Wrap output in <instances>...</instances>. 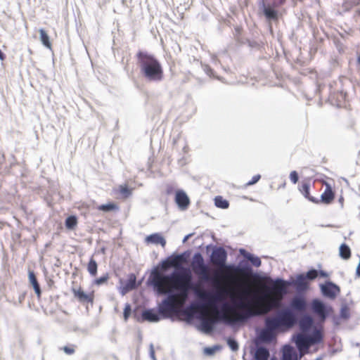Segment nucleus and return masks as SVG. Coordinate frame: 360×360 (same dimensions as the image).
<instances>
[{"label":"nucleus","mask_w":360,"mask_h":360,"mask_svg":"<svg viewBox=\"0 0 360 360\" xmlns=\"http://www.w3.org/2000/svg\"><path fill=\"white\" fill-rule=\"evenodd\" d=\"M257 307L254 308L249 304L240 300L236 303V306L239 309H246V310L238 314L236 319L229 318L225 314L222 315L219 320L201 317L195 327L199 331L210 334L216 330L219 323H224L231 326L238 323H247L254 318L259 317L262 314L268 313L271 309V307L266 303L257 302Z\"/></svg>","instance_id":"f257e3e1"},{"label":"nucleus","mask_w":360,"mask_h":360,"mask_svg":"<svg viewBox=\"0 0 360 360\" xmlns=\"http://www.w3.org/2000/svg\"><path fill=\"white\" fill-rule=\"evenodd\" d=\"M136 58L140 74L147 82H160L163 79L162 65L154 55L140 50L136 53Z\"/></svg>","instance_id":"f03ea898"},{"label":"nucleus","mask_w":360,"mask_h":360,"mask_svg":"<svg viewBox=\"0 0 360 360\" xmlns=\"http://www.w3.org/2000/svg\"><path fill=\"white\" fill-rule=\"evenodd\" d=\"M169 276L162 274L156 266H154L147 278L146 285L153 288V292L158 296L164 295L162 299L163 304H168L173 307L176 300V294L167 289L165 284Z\"/></svg>","instance_id":"7ed1b4c3"},{"label":"nucleus","mask_w":360,"mask_h":360,"mask_svg":"<svg viewBox=\"0 0 360 360\" xmlns=\"http://www.w3.org/2000/svg\"><path fill=\"white\" fill-rule=\"evenodd\" d=\"M286 1L257 0V15L264 18L271 31L272 30V23L278 22L285 12L282 7Z\"/></svg>","instance_id":"20e7f679"},{"label":"nucleus","mask_w":360,"mask_h":360,"mask_svg":"<svg viewBox=\"0 0 360 360\" xmlns=\"http://www.w3.org/2000/svg\"><path fill=\"white\" fill-rule=\"evenodd\" d=\"M192 268L195 274L199 277L200 281L214 285H221V279L219 273L214 272L212 275L208 274V265L200 252H195L193 254Z\"/></svg>","instance_id":"39448f33"},{"label":"nucleus","mask_w":360,"mask_h":360,"mask_svg":"<svg viewBox=\"0 0 360 360\" xmlns=\"http://www.w3.org/2000/svg\"><path fill=\"white\" fill-rule=\"evenodd\" d=\"M273 289L280 293H286L288 286L293 285L297 292H307L309 288V283L304 273L297 274L295 277L290 276L285 280L281 277H276L273 280Z\"/></svg>","instance_id":"423d86ee"},{"label":"nucleus","mask_w":360,"mask_h":360,"mask_svg":"<svg viewBox=\"0 0 360 360\" xmlns=\"http://www.w3.org/2000/svg\"><path fill=\"white\" fill-rule=\"evenodd\" d=\"M297 322V314L288 307L277 311L275 316L268 318L265 321L266 326L278 329L281 328H292Z\"/></svg>","instance_id":"0eeeda50"},{"label":"nucleus","mask_w":360,"mask_h":360,"mask_svg":"<svg viewBox=\"0 0 360 360\" xmlns=\"http://www.w3.org/2000/svg\"><path fill=\"white\" fill-rule=\"evenodd\" d=\"M205 250L210 262L215 265L220 266L228 260V252L221 245L209 244L206 245Z\"/></svg>","instance_id":"6e6552de"},{"label":"nucleus","mask_w":360,"mask_h":360,"mask_svg":"<svg viewBox=\"0 0 360 360\" xmlns=\"http://www.w3.org/2000/svg\"><path fill=\"white\" fill-rule=\"evenodd\" d=\"M311 310L322 319L326 320L333 313V308L320 298H314L311 301Z\"/></svg>","instance_id":"1a4fd4ad"},{"label":"nucleus","mask_w":360,"mask_h":360,"mask_svg":"<svg viewBox=\"0 0 360 360\" xmlns=\"http://www.w3.org/2000/svg\"><path fill=\"white\" fill-rule=\"evenodd\" d=\"M319 288L323 297L329 300H335L340 292V288L330 280H327L319 284Z\"/></svg>","instance_id":"9d476101"},{"label":"nucleus","mask_w":360,"mask_h":360,"mask_svg":"<svg viewBox=\"0 0 360 360\" xmlns=\"http://www.w3.org/2000/svg\"><path fill=\"white\" fill-rule=\"evenodd\" d=\"M119 284L117 289L120 293L124 296L136 288V276L134 273H131L128 274L126 280L120 278Z\"/></svg>","instance_id":"9b49d317"},{"label":"nucleus","mask_w":360,"mask_h":360,"mask_svg":"<svg viewBox=\"0 0 360 360\" xmlns=\"http://www.w3.org/2000/svg\"><path fill=\"white\" fill-rule=\"evenodd\" d=\"M72 292L74 295V297L80 303L85 304H91V305L94 303V292L86 293L84 291V290L79 287L78 288H72Z\"/></svg>","instance_id":"f8f14e48"},{"label":"nucleus","mask_w":360,"mask_h":360,"mask_svg":"<svg viewBox=\"0 0 360 360\" xmlns=\"http://www.w3.org/2000/svg\"><path fill=\"white\" fill-rule=\"evenodd\" d=\"M174 202L180 210H186L191 203L190 198L186 193L182 190L179 189L175 192Z\"/></svg>","instance_id":"ddd939ff"},{"label":"nucleus","mask_w":360,"mask_h":360,"mask_svg":"<svg viewBox=\"0 0 360 360\" xmlns=\"http://www.w3.org/2000/svg\"><path fill=\"white\" fill-rule=\"evenodd\" d=\"M164 314H160L155 309L149 308L144 309L141 313V319L143 321H147L150 323H157L160 320L167 318Z\"/></svg>","instance_id":"4468645a"},{"label":"nucleus","mask_w":360,"mask_h":360,"mask_svg":"<svg viewBox=\"0 0 360 360\" xmlns=\"http://www.w3.org/2000/svg\"><path fill=\"white\" fill-rule=\"evenodd\" d=\"M291 341L295 343L300 352L307 350L310 347L308 336H304L300 333H294L291 337Z\"/></svg>","instance_id":"2eb2a0df"},{"label":"nucleus","mask_w":360,"mask_h":360,"mask_svg":"<svg viewBox=\"0 0 360 360\" xmlns=\"http://www.w3.org/2000/svg\"><path fill=\"white\" fill-rule=\"evenodd\" d=\"M301 357V353L295 351L290 345L283 347L281 360H300Z\"/></svg>","instance_id":"dca6fc26"},{"label":"nucleus","mask_w":360,"mask_h":360,"mask_svg":"<svg viewBox=\"0 0 360 360\" xmlns=\"http://www.w3.org/2000/svg\"><path fill=\"white\" fill-rule=\"evenodd\" d=\"M307 307V302L303 296L295 297L289 303L288 307L290 310L295 311H304Z\"/></svg>","instance_id":"f3484780"},{"label":"nucleus","mask_w":360,"mask_h":360,"mask_svg":"<svg viewBox=\"0 0 360 360\" xmlns=\"http://www.w3.org/2000/svg\"><path fill=\"white\" fill-rule=\"evenodd\" d=\"M174 278L176 287L180 290L179 295L186 297L191 288L188 283L184 281L185 277L183 275L178 274L175 276Z\"/></svg>","instance_id":"a211bd4d"},{"label":"nucleus","mask_w":360,"mask_h":360,"mask_svg":"<svg viewBox=\"0 0 360 360\" xmlns=\"http://www.w3.org/2000/svg\"><path fill=\"white\" fill-rule=\"evenodd\" d=\"M299 326L303 332L309 333L314 328V319L309 314H304L299 321Z\"/></svg>","instance_id":"6ab92c4d"},{"label":"nucleus","mask_w":360,"mask_h":360,"mask_svg":"<svg viewBox=\"0 0 360 360\" xmlns=\"http://www.w3.org/2000/svg\"><path fill=\"white\" fill-rule=\"evenodd\" d=\"M335 193L333 191L331 186L327 183L326 184V189L324 192L321 195V199L319 200V202L330 205L334 200Z\"/></svg>","instance_id":"aec40b11"},{"label":"nucleus","mask_w":360,"mask_h":360,"mask_svg":"<svg viewBox=\"0 0 360 360\" xmlns=\"http://www.w3.org/2000/svg\"><path fill=\"white\" fill-rule=\"evenodd\" d=\"M299 191L309 201L315 204L319 203L318 198L310 195V184L309 182H302L299 187Z\"/></svg>","instance_id":"412c9836"},{"label":"nucleus","mask_w":360,"mask_h":360,"mask_svg":"<svg viewBox=\"0 0 360 360\" xmlns=\"http://www.w3.org/2000/svg\"><path fill=\"white\" fill-rule=\"evenodd\" d=\"M146 242L148 243L160 245L162 248L166 245L165 238L159 233H152L146 238Z\"/></svg>","instance_id":"4be33fe9"},{"label":"nucleus","mask_w":360,"mask_h":360,"mask_svg":"<svg viewBox=\"0 0 360 360\" xmlns=\"http://www.w3.org/2000/svg\"><path fill=\"white\" fill-rule=\"evenodd\" d=\"M275 329L271 328L266 326V328L262 330L259 333V338L264 342H271L274 338V330Z\"/></svg>","instance_id":"5701e85b"},{"label":"nucleus","mask_w":360,"mask_h":360,"mask_svg":"<svg viewBox=\"0 0 360 360\" xmlns=\"http://www.w3.org/2000/svg\"><path fill=\"white\" fill-rule=\"evenodd\" d=\"M269 349L264 346L258 347L254 353L255 360H269Z\"/></svg>","instance_id":"b1692460"},{"label":"nucleus","mask_w":360,"mask_h":360,"mask_svg":"<svg viewBox=\"0 0 360 360\" xmlns=\"http://www.w3.org/2000/svg\"><path fill=\"white\" fill-rule=\"evenodd\" d=\"M310 345H319L323 342V335L318 329L312 330L308 336Z\"/></svg>","instance_id":"393cba45"},{"label":"nucleus","mask_w":360,"mask_h":360,"mask_svg":"<svg viewBox=\"0 0 360 360\" xmlns=\"http://www.w3.org/2000/svg\"><path fill=\"white\" fill-rule=\"evenodd\" d=\"M29 281L32 285L38 298L41 297V289L37 278L32 271H29Z\"/></svg>","instance_id":"a878e982"},{"label":"nucleus","mask_w":360,"mask_h":360,"mask_svg":"<svg viewBox=\"0 0 360 360\" xmlns=\"http://www.w3.org/2000/svg\"><path fill=\"white\" fill-rule=\"evenodd\" d=\"M339 256L345 260L351 257V249L345 243H342L339 247Z\"/></svg>","instance_id":"bb28decb"},{"label":"nucleus","mask_w":360,"mask_h":360,"mask_svg":"<svg viewBox=\"0 0 360 360\" xmlns=\"http://www.w3.org/2000/svg\"><path fill=\"white\" fill-rule=\"evenodd\" d=\"M87 271L91 276H95L97 274L98 264L92 256L87 264Z\"/></svg>","instance_id":"cd10ccee"},{"label":"nucleus","mask_w":360,"mask_h":360,"mask_svg":"<svg viewBox=\"0 0 360 360\" xmlns=\"http://www.w3.org/2000/svg\"><path fill=\"white\" fill-rule=\"evenodd\" d=\"M214 205L221 209H227L229 207V202L221 195H217L214 199Z\"/></svg>","instance_id":"c85d7f7f"},{"label":"nucleus","mask_w":360,"mask_h":360,"mask_svg":"<svg viewBox=\"0 0 360 360\" xmlns=\"http://www.w3.org/2000/svg\"><path fill=\"white\" fill-rule=\"evenodd\" d=\"M77 225V217L75 215L68 216L65 221V226L68 230H73Z\"/></svg>","instance_id":"c756f323"},{"label":"nucleus","mask_w":360,"mask_h":360,"mask_svg":"<svg viewBox=\"0 0 360 360\" xmlns=\"http://www.w3.org/2000/svg\"><path fill=\"white\" fill-rule=\"evenodd\" d=\"M98 210L104 212H110L115 210H117L119 209L118 206L116 203L110 202L106 204H102L98 206Z\"/></svg>","instance_id":"7c9ffc66"},{"label":"nucleus","mask_w":360,"mask_h":360,"mask_svg":"<svg viewBox=\"0 0 360 360\" xmlns=\"http://www.w3.org/2000/svg\"><path fill=\"white\" fill-rule=\"evenodd\" d=\"M339 316L342 318V321H347L350 319V309L347 304H342L340 309Z\"/></svg>","instance_id":"2f4dec72"},{"label":"nucleus","mask_w":360,"mask_h":360,"mask_svg":"<svg viewBox=\"0 0 360 360\" xmlns=\"http://www.w3.org/2000/svg\"><path fill=\"white\" fill-rule=\"evenodd\" d=\"M221 349L222 346L221 345L217 344L211 347H205L203 349V353L206 356H210L215 354L218 351H220Z\"/></svg>","instance_id":"473e14b6"},{"label":"nucleus","mask_w":360,"mask_h":360,"mask_svg":"<svg viewBox=\"0 0 360 360\" xmlns=\"http://www.w3.org/2000/svg\"><path fill=\"white\" fill-rule=\"evenodd\" d=\"M245 257L255 267H259L262 264L261 259L257 255L248 252L245 255Z\"/></svg>","instance_id":"72a5a7b5"},{"label":"nucleus","mask_w":360,"mask_h":360,"mask_svg":"<svg viewBox=\"0 0 360 360\" xmlns=\"http://www.w3.org/2000/svg\"><path fill=\"white\" fill-rule=\"evenodd\" d=\"M119 191L123 198H128L132 194V188L127 184L120 185Z\"/></svg>","instance_id":"f704fd0d"},{"label":"nucleus","mask_w":360,"mask_h":360,"mask_svg":"<svg viewBox=\"0 0 360 360\" xmlns=\"http://www.w3.org/2000/svg\"><path fill=\"white\" fill-rule=\"evenodd\" d=\"M226 344L232 352H237L239 349V345L236 338L228 337L226 338Z\"/></svg>","instance_id":"c9c22d12"},{"label":"nucleus","mask_w":360,"mask_h":360,"mask_svg":"<svg viewBox=\"0 0 360 360\" xmlns=\"http://www.w3.org/2000/svg\"><path fill=\"white\" fill-rule=\"evenodd\" d=\"M318 271L319 270L311 267L307 272L304 273V276L310 282L319 277Z\"/></svg>","instance_id":"e433bc0d"},{"label":"nucleus","mask_w":360,"mask_h":360,"mask_svg":"<svg viewBox=\"0 0 360 360\" xmlns=\"http://www.w3.org/2000/svg\"><path fill=\"white\" fill-rule=\"evenodd\" d=\"M250 269V264L244 259L240 260L236 264V271H245Z\"/></svg>","instance_id":"4c0bfd02"},{"label":"nucleus","mask_w":360,"mask_h":360,"mask_svg":"<svg viewBox=\"0 0 360 360\" xmlns=\"http://www.w3.org/2000/svg\"><path fill=\"white\" fill-rule=\"evenodd\" d=\"M109 278V276L108 273H105L101 276L100 277L96 278L94 281V283L96 285H101L107 283Z\"/></svg>","instance_id":"58836bf2"},{"label":"nucleus","mask_w":360,"mask_h":360,"mask_svg":"<svg viewBox=\"0 0 360 360\" xmlns=\"http://www.w3.org/2000/svg\"><path fill=\"white\" fill-rule=\"evenodd\" d=\"M67 355H72L75 352V345H68L60 348Z\"/></svg>","instance_id":"ea45409f"},{"label":"nucleus","mask_w":360,"mask_h":360,"mask_svg":"<svg viewBox=\"0 0 360 360\" xmlns=\"http://www.w3.org/2000/svg\"><path fill=\"white\" fill-rule=\"evenodd\" d=\"M131 314V307L130 304L127 303L124 306L123 311V318L125 321H127Z\"/></svg>","instance_id":"a19ab883"},{"label":"nucleus","mask_w":360,"mask_h":360,"mask_svg":"<svg viewBox=\"0 0 360 360\" xmlns=\"http://www.w3.org/2000/svg\"><path fill=\"white\" fill-rule=\"evenodd\" d=\"M172 307L168 305V304H162V300L158 304V307H157V311L161 314H163L164 312L165 311H167L170 309Z\"/></svg>","instance_id":"79ce46f5"},{"label":"nucleus","mask_w":360,"mask_h":360,"mask_svg":"<svg viewBox=\"0 0 360 360\" xmlns=\"http://www.w3.org/2000/svg\"><path fill=\"white\" fill-rule=\"evenodd\" d=\"M190 254H191V251L186 250V251H184V252L179 253V254H176V252H174L172 255V257L174 256V258H176V259L179 258L181 259H185V258L188 257L190 255Z\"/></svg>","instance_id":"37998d69"},{"label":"nucleus","mask_w":360,"mask_h":360,"mask_svg":"<svg viewBox=\"0 0 360 360\" xmlns=\"http://www.w3.org/2000/svg\"><path fill=\"white\" fill-rule=\"evenodd\" d=\"M245 43L252 49H259L260 48V44L257 41L247 39Z\"/></svg>","instance_id":"c03bdc74"},{"label":"nucleus","mask_w":360,"mask_h":360,"mask_svg":"<svg viewBox=\"0 0 360 360\" xmlns=\"http://www.w3.org/2000/svg\"><path fill=\"white\" fill-rule=\"evenodd\" d=\"M261 179V175L260 174H256L255 176H253L251 179V180H250L248 182L246 183V186H252L255 184H257Z\"/></svg>","instance_id":"a18cd8bd"},{"label":"nucleus","mask_w":360,"mask_h":360,"mask_svg":"<svg viewBox=\"0 0 360 360\" xmlns=\"http://www.w3.org/2000/svg\"><path fill=\"white\" fill-rule=\"evenodd\" d=\"M289 178L293 184H296L299 180V174L297 171H292L290 173Z\"/></svg>","instance_id":"49530a36"},{"label":"nucleus","mask_w":360,"mask_h":360,"mask_svg":"<svg viewBox=\"0 0 360 360\" xmlns=\"http://www.w3.org/2000/svg\"><path fill=\"white\" fill-rule=\"evenodd\" d=\"M220 267L236 271V264L234 263H228V260H226V263L221 265Z\"/></svg>","instance_id":"de8ad7c7"},{"label":"nucleus","mask_w":360,"mask_h":360,"mask_svg":"<svg viewBox=\"0 0 360 360\" xmlns=\"http://www.w3.org/2000/svg\"><path fill=\"white\" fill-rule=\"evenodd\" d=\"M342 318L340 316H332V321L335 326H339L341 324Z\"/></svg>","instance_id":"09e8293b"},{"label":"nucleus","mask_w":360,"mask_h":360,"mask_svg":"<svg viewBox=\"0 0 360 360\" xmlns=\"http://www.w3.org/2000/svg\"><path fill=\"white\" fill-rule=\"evenodd\" d=\"M204 71L210 77H214V70L210 66L205 65V68H204Z\"/></svg>","instance_id":"8fccbe9b"},{"label":"nucleus","mask_w":360,"mask_h":360,"mask_svg":"<svg viewBox=\"0 0 360 360\" xmlns=\"http://www.w3.org/2000/svg\"><path fill=\"white\" fill-rule=\"evenodd\" d=\"M254 276L256 278H258L262 280L266 279V274L265 273H264L263 271H256L255 273H254Z\"/></svg>","instance_id":"3c124183"},{"label":"nucleus","mask_w":360,"mask_h":360,"mask_svg":"<svg viewBox=\"0 0 360 360\" xmlns=\"http://www.w3.org/2000/svg\"><path fill=\"white\" fill-rule=\"evenodd\" d=\"M194 292H195V294L197 296H198V297H201V298H202V299H205V298H206V297H208V295H209V294H207V293H206V292H202V290H194Z\"/></svg>","instance_id":"603ef678"},{"label":"nucleus","mask_w":360,"mask_h":360,"mask_svg":"<svg viewBox=\"0 0 360 360\" xmlns=\"http://www.w3.org/2000/svg\"><path fill=\"white\" fill-rule=\"evenodd\" d=\"M149 355H150V357L152 359V360H157L155 354L154 347L152 343L150 345Z\"/></svg>","instance_id":"864d4df0"},{"label":"nucleus","mask_w":360,"mask_h":360,"mask_svg":"<svg viewBox=\"0 0 360 360\" xmlns=\"http://www.w3.org/2000/svg\"><path fill=\"white\" fill-rule=\"evenodd\" d=\"M318 273H319V277H321V278H328L329 277V274L324 270L320 269V270H319Z\"/></svg>","instance_id":"5fc2aeb1"},{"label":"nucleus","mask_w":360,"mask_h":360,"mask_svg":"<svg viewBox=\"0 0 360 360\" xmlns=\"http://www.w3.org/2000/svg\"><path fill=\"white\" fill-rule=\"evenodd\" d=\"M40 34H41V41L43 43V44L45 45V31L44 30H41Z\"/></svg>","instance_id":"6e6d98bb"},{"label":"nucleus","mask_w":360,"mask_h":360,"mask_svg":"<svg viewBox=\"0 0 360 360\" xmlns=\"http://www.w3.org/2000/svg\"><path fill=\"white\" fill-rule=\"evenodd\" d=\"M356 276L360 278V256H359V262L356 269Z\"/></svg>","instance_id":"4d7b16f0"},{"label":"nucleus","mask_w":360,"mask_h":360,"mask_svg":"<svg viewBox=\"0 0 360 360\" xmlns=\"http://www.w3.org/2000/svg\"><path fill=\"white\" fill-rule=\"evenodd\" d=\"M46 49H49L51 51V44L50 41L49 37L48 36L47 34H46Z\"/></svg>","instance_id":"13d9d810"},{"label":"nucleus","mask_w":360,"mask_h":360,"mask_svg":"<svg viewBox=\"0 0 360 360\" xmlns=\"http://www.w3.org/2000/svg\"><path fill=\"white\" fill-rule=\"evenodd\" d=\"M193 235H194V233H189V234H187L186 236H185L182 240L183 243H185Z\"/></svg>","instance_id":"bf43d9fd"},{"label":"nucleus","mask_w":360,"mask_h":360,"mask_svg":"<svg viewBox=\"0 0 360 360\" xmlns=\"http://www.w3.org/2000/svg\"><path fill=\"white\" fill-rule=\"evenodd\" d=\"M173 193V188L171 186H168L166 189V193L170 195Z\"/></svg>","instance_id":"052dcab7"},{"label":"nucleus","mask_w":360,"mask_h":360,"mask_svg":"<svg viewBox=\"0 0 360 360\" xmlns=\"http://www.w3.org/2000/svg\"><path fill=\"white\" fill-rule=\"evenodd\" d=\"M354 121L353 120H350L349 124H348V127L352 128L354 127Z\"/></svg>","instance_id":"680f3d73"},{"label":"nucleus","mask_w":360,"mask_h":360,"mask_svg":"<svg viewBox=\"0 0 360 360\" xmlns=\"http://www.w3.org/2000/svg\"><path fill=\"white\" fill-rule=\"evenodd\" d=\"M339 202L341 205V207H343L344 198L341 195L338 199Z\"/></svg>","instance_id":"e2e57ef3"},{"label":"nucleus","mask_w":360,"mask_h":360,"mask_svg":"<svg viewBox=\"0 0 360 360\" xmlns=\"http://www.w3.org/2000/svg\"><path fill=\"white\" fill-rule=\"evenodd\" d=\"M5 58V54L0 50V60H4Z\"/></svg>","instance_id":"0e129e2a"},{"label":"nucleus","mask_w":360,"mask_h":360,"mask_svg":"<svg viewBox=\"0 0 360 360\" xmlns=\"http://www.w3.org/2000/svg\"><path fill=\"white\" fill-rule=\"evenodd\" d=\"M53 281L52 280H49L47 281L46 280V285L49 286V287H51L52 284H53Z\"/></svg>","instance_id":"69168bd1"},{"label":"nucleus","mask_w":360,"mask_h":360,"mask_svg":"<svg viewBox=\"0 0 360 360\" xmlns=\"http://www.w3.org/2000/svg\"><path fill=\"white\" fill-rule=\"evenodd\" d=\"M239 251H240V253H242L243 251H245V250L244 249L241 248V249H240Z\"/></svg>","instance_id":"338daca9"},{"label":"nucleus","mask_w":360,"mask_h":360,"mask_svg":"<svg viewBox=\"0 0 360 360\" xmlns=\"http://www.w3.org/2000/svg\"><path fill=\"white\" fill-rule=\"evenodd\" d=\"M321 357H318L315 360H321Z\"/></svg>","instance_id":"774afa93"}]
</instances>
